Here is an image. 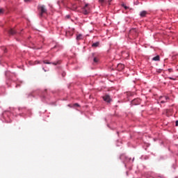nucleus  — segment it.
<instances>
[{
	"label": "nucleus",
	"instance_id": "obj_1",
	"mask_svg": "<svg viewBox=\"0 0 178 178\" xmlns=\"http://www.w3.org/2000/svg\"><path fill=\"white\" fill-rule=\"evenodd\" d=\"M82 12L83 15H88L91 12V8H90V4L86 3L85 6L82 8Z\"/></svg>",
	"mask_w": 178,
	"mask_h": 178
},
{
	"label": "nucleus",
	"instance_id": "obj_2",
	"mask_svg": "<svg viewBox=\"0 0 178 178\" xmlns=\"http://www.w3.org/2000/svg\"><path fill=\"white\" fill-rule=\"evenodd\" d=\"M38 10L40 12V16H42L44 13H47V8H45V6H39L38 8Z\"/></svg>",
	"mask_w": 178,
	"mask_h": 178
},
{
	"label": "nucleus",
	"instance_id": "obj_3",
	"mask_svg": "<svg viewBox=\"0 0 178 178\" xmlns=\"http://www.w3.org/2000/svg\"><path fill=\"white\" fill-rule=\"evenodd\" d=\"M169 99V97L167 96H161L160 97V102L161 104H165Z\"/></svg>",
	"mask_w": 178,
	"mask_h": 178
},
{
	"label": "nucleus",
	"instance_id": "obj_4",
	"mask_svg": "<svg viewBox=\"0 0 178 178\" xmlns=\"http://www.w3.org/2000/svg\"><path fill=\"white\" fill-rule=\"evenodd\" d=\"M103 99L104 101H105V102H108L109 104V102H111V97L109 96V95H106L103 97Z\"/></svg>",
	"mask_w": 178,
	"mask_h": 178
},
{
	"label": "nucleus",
	"instance_id": "obj_5",
	"mask_svg": "<svg viewBox=\"0 0 178 178\" xmlns=\"http://www.w3.org/2000/svg\"><path fill=\"white\" fill-rule=\"evenodd\" d=\"M147 15H148V12H147L145 10H143L140 13V17H145V16H147Z\"/></svg>",
	"mask_w": 178,
	"mask_h": 178
},
{
	"label": "nucleus",
	"instance_id": "obj_6",
	"mask_svg": "<svg viewBox=\"0 0 178 178\" xmlns=\"http://www.w3.org/2000/svg\"><path fill=\"white\" fill-rule=\"evenodd\" d=\"M8 33L10 34V35H13L14 34H16V31L13 29H10L8 31Z\"/></svg>",
	"mask_w": 178,
	"mask_h": 178
},
{
	"label": "nucleus",
	"instance_id": "obj_7",
	"mask_svg": "<svg viewBox=\"0 0 178 178\" xmlns=\"http://www.w3.org/2000/svg\"><path fill=\"white\" fill-rule=\"evenodd\" d=\"M92 47L97 48V47H99V42H96L92 44Z\"/></svg>",
	"mask_w": 178,
	"mask_h": 178
},
{
	"label": "nucleus",
	"instance_id": "obj_8",
	"mask_svg": "<svg viewBox=\"0 0 178 178\" xmlns=\"http://www.w3.org/2000/svg\"><path fill=\"white\" fill-rule=\"evenodd\" d=\"M159 59H160L159 56H156L155 57H154L152 58V60H154L155 62H158V60H159Z\"/></svg>",
	"mask_w": 178,
	"mask_h": 178
},
{
	"label": "nucleus",
	"instance_id": "obj_9",
	"mask_svg": "<svg viewBox=\"0 0 178 178\" xmlns=\"http://www.w3.org/2000/svg\"><path fill=\"white\" fill-rule=\"evenodd\" d=\"M99 2L102 5V3H106V0H99Z\"/></svg>",
	"mask_w": 178,
	"mask_h": 178
},
{
	"label": "nucleus",
	"instance_id": "obj_10",
	"mask_svg": "<svg viewBox=\"0 0 178 178\" xmlns=\"http://www.w3.org/2000/svg\"><path fill=\"white\" fill-rule=\"evenodd\" d=\"M42 63H44V65H51V63H51V62H47V61H45V60H43V61H42Z\"/></svg>",
	"mask_w": 178,
	"mask_h": 178
},
{
	"label": "nucleus",
	"instance_id": "obj_11",
	"mask_svg": "<svg viewBox=\"0 0 178 178\" xmlns=\"http://www.w3.org/2000/svg\"><path fill=\"white\" fill-rule=\"evenodd\" d=\"M98 60H99V59L97 57H95L93 59V62H95V63H98Z\"/></svg>",
	"mask_w": 178,
	"mask_h": 178
},
{
	"label": "nucleus",
	"instance_id": "obj_12",
	"mask_svg": "<svg viewBox=\"0 0 178 178\" xmlns=\"http://www.w3.org/2000/svg\"><path fill=\"white\" fill-rule=\"evenodd\" d=\"M76 40H81V34H79L76 36Z\"/></svg>",
	"mask_w": 178,
	"mask_h": 178
},
{
	"label": "nucleus",
	"instance_id": "obj_13",
	"mask_svg": "<svg viewBox=\"0 0 178 178\" xmlns=\"http://www.w3.org/2000/svg\"><path fill=\"white\" fill-rule=\"evenodd\" d=\"M40 63H41V61H40V60H36V61H35V63H34L33 65H40Z\"/></svg>",
	"mask_w": 178,
	"mask_h": 178
},
{
	"label": "nucleus",
	"instance_id": "obj_14",
	"mask_svg": "<svg viewBox=\"0 0 178 178\" xmlns=\"http://www.w3.org/2000/svg\"><path fill=\"white\" fill-rule=\"evenodd\" d=\"M122 6H123V8H124V9H126V10L129 9V7L127 6L126 5H124V4H122Z\"/></svg>",
	"mask_w": 178,
	"mask_h": 178
},
{
	"label": "nucleus",
	"instance_id": "obj_15",
	"mask_svg": "<svg viewBox=\"0 0 178 178\" xmlns=\"http://www.w3.org/2000/svg\"><path fill=\"white\" fill-rule=\"evenodd\" d=\"M1 13H3V9L2 8L0 9V15H1Z\"/></svg>",
	"mask_w": 178,
	"mask_h": 178
},
{
	"label": "nucleus",
	"instance_id": "obj_16",
	"mask_svg": "<svg viewBox=\"0 0 178 178\" xmlns=\"http://www.w3.org/2000/svg\"><path fill=\"white\" fill-rule=\"evenodd\" d=\"M65 17H66L67 19H70V15H67L65 16Z\"/></svg>",
	"mask_w": 178,
	"mask_h": 178
},
{
	"label": "nucleus",
	"instance_id": "obj_17",
	"mask_svg": "<svg viewBox=\"0 0 178 178\" xmlns=\"http://www.w3.org/2000/svg\"><path fill=\"white\" fill-rule=\"evenodd\" d=\"M74 106H80V105H79V104L76 103L74 104Z\"/></svg>",
	"mask_w": 178,
	"mask_h": 178
},
{
	"label": "nucleus",
	"instance_id": "obj_18",
	"mask_svg": "<svg viewBox=\"0 0 178 178\" xmlns=\"http://www.w3.org/2000/svg\"><path fill=\"white\" fill-rule=\"evenodd\" d=\"M108 4L111 5V3L112 2V0H108Z\"/></svg>",
	"mask_w": 178,
	"mask_h": 178
},
{
	"label": "nucleus",
	"instance_id": "obj_19",
	"mask_svg": "<svg viewBox=\"0 0 178 178\" xmlns=\"http://www.w3.org/2000/svg\"><path fill=\"white\" fill-rule=\"evenodd\" d=\"M175 126H178V120L176 121Z\"/></svg>",
	"mask_w": 178,
	"mask_h": 178
},
{
	"label": "nucleus",
	"instance_id": "obj_20",
	"mask_svg": "<svg viewBox=\"0 0 178 178\" xmlns=\"http://www.w3.org/2000/svg\"><path fill=\"white\" fill-rule=\"evenodd\" d=\"M31 0H24V2H30Z\"/></svg>",
	"mask_w": 178,
	"mask_h": 178
},
{
	"label": "nucleus",
	"instance_id": "obj_21",
	"mask_svg": "<svg viewBox=\"0 0 178 178\" xmlns=\"http://www.w3.org/2000/svg\"><path fill=\"white\" fill-rule=\"evenodd\" d=\"M170 80H175V79L172 78V77H169Z\"/></svg>",
	"mask_w": 178,
	"mask_h": 178
},
{
	"label": "nucleus",
	"instance_id": "obj_22",
	"mask_svg": "<svg viewBox=\"0 0 178 178\" xmlns=\"http://www.w3.org/2000/svg\"><path fill=\"white\" fill-rule=\"evenodd\" d=\"M6 122H7V123H9V121L8 120H6Z\"/></svg>",
	"mask_w": 178,
	"mask_h": 178
},
{
	"label": "nucleus",
	"instance_id": "obj_23",
	"mask_svg": "<svg viewBox=\"0 0 178 178\" xmlns=\"http://www.w3.org/2000/svg\"><path fill=\"white\" fill-rule=\"evenodd\" d=\"M172 70V69H168V71L170 72Z\"/></svg>",
	"mask_w": 178,
	"mask_h": 178
},
{
	"label": "nucleus",
	"instance_id": "obj_24",
	"mask_svg": "<svg viewBox=\"0 0 178 178\" xmlns=\"http://www.w3.org/2000/svg\"><path fill=\"white\" fill-rule=\"evenodd\" d=\"M132 162H134V158H133V159H132Z\"/></svg>",
	"mask_w": 178,
	"mask_h": 178
},
{
	"label": "nucleus",
	"instance_id": "obj_25",
	"mask_svg": "<svg viewBox=\"0 0 178 178\" xmlns=\"http://www.w3.org/2000/svg\"><path fill=\"white\" fill-rule=\"evenodd\" d=\"M120 158H121V159H122V158H123V156H120Z\"/></svg>",
	"mask_w": 178,
	"mask_h": 178
},
{
	"label": "nucleus",
	"instance_id": "obj_26",
	"mask_svg": "<svg viewBox=\"0 0 178 178\" xmlns=\"http://www.w3.org/2000/svg\"><path fill=\"white\" fill-rule=\"evenodd\" d=\"M53 65H56V63H53Z\"/></svg>",
	"mask_w": 178,
	"mask_h": 178
},
{
	"label": "nucleus",
	"instance_id": "obj_27",
	"mask_svg": "<svg viewBox=\"0 0 178 178\" xmlns=\"http://www.w3.org/2000/svg\"><path fill=\"white\" fill-rule=\"evenodd\" d=\"M126 159L127 160V159H131L126 158Z\"/></svg>",
	"mask_w": 178,
	"mask_h": 178
},
{
	"label": "nucleus",
	"instance_id": "obj_28",
	"mask_svg": "<svg viewBox=\"0 0 178 178\" xmlns=\"http://www.w3.org/2000/svg\"><path fill=\"white\" fill-rule=\"evenodd\" d=\"M65 73H63V76H65Z\"/></svg>",
	"mask_w": 178,
	"mask_h": 178
}]
</instances>
